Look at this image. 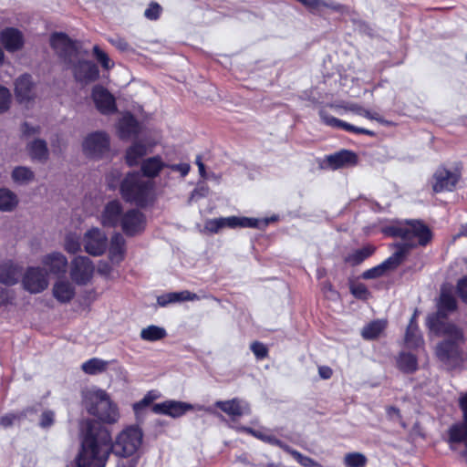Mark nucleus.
I'll return each instance as SVG.
<instances>
[{
	"label": "nucleus",
	"instance_id": "ddd939ff",
	"mask_svg": "<svg viewBox=\"0 0 467 467\" xmlns=\"http://www.w3.org/2000/svg\"><path fill=\"white\" fill-rule=\"evenodd\" d=\"M72 68L77 81L81 83H89L99 78V72L98 67L88 60L80 59V52L78 59L73 64H67Z\"/></svg>",
	"mask_w": 467,
	"mask_h": 467
},
{
	"label": "nucleus",
	"instance_id": "13d9d810",
	"mask_svg": "<svg viewBox=\"0 0 467 467\" xmlns=\"http://www.w3.org/2000/svg\"><path fill=\"white\" fill-rule=\"evenodd\" d=\"M350 290L353 296L359 299H366L368 296V290L363 284L353 285Z\"/></svg>",
	"mask_w": 467,
	"mask_h": 467
},
{
	"label": "nucleus",
	"instance_id": "f704fd0d",
	"mask_svg": "<svg viewBox=\"0 0 467 467\" xmlns=\"http://www.w3.org/2000/svg\"><path fill=\"white\" fill-rule=\"evenodd\" d=\"M109 362L99 358H92L83 362L81 369L88 375H98L107 370Z\"/></svg>",
	"mask_w": 467,
	"mask_h": 467
},
{
	"label": "nucleus",
	"instance_id": "f03ea898",
	"mask_svg": "<svg viewBox=\"0 0 467 467\" xmlns=\"http://www.w3.org/2000/svg\"><path fill=\"white\" fill-rule=\"evenodd\" d=\"M427 326L443 337L436 346L435 354L439 361L448 369L455 368L464 360V337L461 328L453 324L441 323L439 317H430Z\"/></svg>",
	"mask_w": 467,
	"mask_h": 467
},
{
	"label": "nucleus",
	"instance_id": "4468645a",
	"mask_svg": "<svg viewBox=\"0 0 467 467\" xmlns=\"http://www.w3.org/2000/svg\"><path fill=\"white\" fill-rule=\"evenodd\" d=\"M151 410L156 414L166 415L171 418H180L186 412L193 410V406L184 401L169 400L154 404Z\"/></svg>",
	"mask_w": 467,
	"mask_h": 467
},
{
	"label": "nucleus",
	"instance_id": "f8f14e48",
	"mask_svg": "<svg viewBox=\"0 0 467 467\" xmlns=\"http://www.w3.org/2000/svg\"><path fill=\"white\" fill-rule=\"evenodd\" d=\"M124 210L119 201L113 200L106 203L99 220L102 226L108 228L119 227L124 216Z\"/></svg>",
	"mask_w": 467,
	"mask_h": 467
},
{
	"label": "nucleus",
	"instance_id": "3c124183",
	"mask_svg": "<svg viewBox=\"0 0 467 467\" xmlns=\"http://www.w3.org/2000/svg\"><path fill=\"white\" fill-rule=\"evenodd\" d=\"M11 103V94L8 88L0 86V113L5 112Z\"/></svg>",
	"mask_w": 467,
	"mask_h": 467
},
{
	"label": "nucleus",
	"instance_id": "b1692460",
	"mask_svg": "<svg viewBox=\"0 0 467 467\" xmlns=\"http://www.w3.org/2000/svg\"><path fill=\"white\" fill-rule=\"evenodd\" d=\"M126 254V241L119 233L111 235L109 244V258L113 264H119L124 260Z\"/></svg>",
	"mask_w": 467,
	"mask_h": 467
},
{
	"label": "nucleus",
	"instance_id": "49530a36",
	"mask_svg": "<svg viewBox=\"0 0 467 467\" xmlns=\"http://www.w3.org/2000/svg\"><path fill=\"white\" fill-rule=\"evenodd\" d=\"M93 54L98 62H99L103 68L109 69L114 66V63L111 62L109 56L101 50L99 46H94Z\"/></svg>",
	"mask_w": 467,
	"mask_h": 467
},
{
	"label": "nucleus",
	"instance_id": "c03bdc74",
	"mask_svg": "<svg viewBox=\"0 0 467 467\" xmlns=\"http://www.w3.org/2000/svg\"><path fill=\"white\" fill-rule=\"evenodd\" d=\"M160 394L156 390L149 391L141 400L133 404V410L136 413H140L144 408L148 407L152 401L157 400Z\"/></svg>",
	"mask_w": 467,
	"mask_h": 467
},
{
	"label": "nucleus",
	"instance_id": "473e14b6",
	"mask_svg": "<svg viewBox=\"0 0 467 467\" xmlns=\"http://www.w3.org/2000/svg\"><path fill=\"white\" fill-rule=\"evenodd\" d=\"M405 344L410 348H417L423 345V338L415 321V315L411 317L405 334Z\"/></svg>",
	"mask_w": 467,
	"mask_h": 467
},
{
	"label": "nucleus",
	"instance_id": "bb28decb",
	"mask_svg": "<svg viewBox=\"0 0 467 467\" xmlns=\"http://www.w3.org/2000/svg\"><path fill=\"white\" fill-rule=\"evenodd\" d=\"M220 222L222 224V230L224 228L234 229L237 227L260 228L261 224V222L258 219L238 216L220 217Z\"/></svg>",
	"mask_w": 467,
	"mask_h": 467
},
{
	"label": "nucleus",
	"instance_id": "37998d69",
	"mask_svg": "<svg viewBox=\"0 0 467 467\" xmlns=\"http://www.w3.org/2000/svg\"><path fill=\"white\" fill-rule=\"evenodd\" d=\"M367 462V457L360 452L347 453L343 459L346 467H365Z\"/></svg>",
	"mask_w": 467,
	"mask_h": 467
},
{
	"label": "nucleus",
	"instance_id": "c85d7f7f",
	"mask_svg": "<svg viewBox=\"0 0 467 467\" xmlns=\"http://www.w3.org/2000/svg\"><path fill=\"white\" fill-rule=\"evenodd\" d=\"M301 4H303L306 7L310 9L313 12L320 13L324 10V8H328L341 14H344L348 11L347 7L336 4L332 1H325V0H297Z\"/></svg>",
	"mask_w": 467,
	"mask_h": 467
},
{
	"label": "nucleus",
	"instance_id": "2f4dec72",
	"mask_svg": "<svg viewBox=\"0 0 467 467\" xmlns=\"http://www.w3.org/2000/svg\"><path fill=\"white\" fill-rule=\"evenodd\" d=\"M167 164L160 156L150 157L141 163V171L144 176L149 178L156 177Z\"/></svg>",
	"mask_w": 467,
	"mask_h": 467
},
{
	"label": "nucleus",
	"instance_id": "774afa93",
	"mask_svg": "<svg viewBox=\"0 0 467 467\" xmlns=\"http://www.w3.org/2000/svg\"><path fill=\"white\" fill-rule=\"evenodd\" d=\"M120 177L119 171L111 172L107 176V182L109 184V187L110 189H115L117 187V182Z\"/></svg>",
	"mask_w": 467,
	"mask_h": 467
},
{
	"label": "nucleus",
	"instance_id": "e433bc0d",
	"mask_svg": "<svg viewBox=\"0 0 467 467\" xmlns=\"http://www.w3.org/2000/svg\"><path fill=\"white\" fill-rule=\"evenodd\" d=\"M27 149L33 160L45 161L47 159L48 150L45 140H36L28 144Z\"/></svg>",
	"mask_w": 467,
	"mask_h": 467
},
{
	"label": "nucleus",
	"instance_id": "79ce46f5",
	"mask_svg": "<svg viewBox=\"0 0 467 467\" xmlns=\"http://www.w3.org/2000/svg\"><path fill=\"white\" fill-rule=\"evenodd\" d=\"M456 308V300L449 292H441L439 301V315L444 316L446 312L453 311Z\"/></svg>",
	"mask_w": 467,
	"mask_h": 467
},
{
	"label": "nucleus",
	"instance_id": "864d4df0",
	"mask_svg": "<svg viewBox=\"0 0 467 467\" xmlns=\"http://www.w3.org/2000/svg\"><path fill=\"white\" fill-rule=\"evenodd\" d=\"M16 296L13 290L0 287V306L13 305Z\"/></svg>",
	"mask_w": 467,
	"mask_h": 467
},
{
	"label": "nucleus",
	"instance_id": "423d86ee",
	"mask_svg": "<svg viewBox=\"0 0 467 467\" xmlns=\"http://www.w3.org/2000/svg\"><path fill=\"white\" fill-rule=\"evenodd\" d=\"M50 45L61 61L73 64L78 57L77 44L64 33H54L50 36Z\"/></svg>",
	"mask_w": 467,
	"mask_h": 467
},
{
	"label": "nucleus",
	"instance_id": "aec40b11",
	"mask_svg": "<svg viewBox=\"0 0 467 467\" xmlns=\"http://www.w3.org/2000/svg\"><path fill=\"white\" fill-rule=\"evenodd\" d=\"M326 161L331 169L337 170L356 165L358 162V157L353 151L342 150L327 156Z\"/></svg>",
	"mask_w": 467,
	"mask_h": 467
},
{
	"label": "nucleus",
	"instance_id": "9d476101",
	"mask_svg": "<svg viewBox=\"0 0 467 467\" xmlns=\"http://www.w3.org/2000/svg\"><path fill=\"white\" fill-rule=\"evenodd\" d=\"M147 220L143 213L137 209L125 212L119 227L127 236H136L144 232Z\"/></svg>",
	"mask_w": 467,
	"mask_h": 467
},
{
	"label": "nucleus",
	"instance_id": "338daca9",
	"mask_svg": "<svg viewBox=\"0 0 467 467\" xmlns=\"http://www.w3.org/2000/svg\"><path fill=\"white\" fill-rule=\"evenodd\" d=\"M457 288L462 299L467 303V277L462 278L458 282Z\"/></svg>",
	"mask_w": 467,
	"mask_h": 467
},
{
	"label": "nucleus",
	"instance_id": "69168bd1",
	"mask_svg": "<svg viewBox=\"0 0 467 467\" xmlns=\"http://www.w3.org/2000/svg\"><path fill=\"white\" fill-rule=\"evenodd\" d=\"M109 42L121 51H127L130 48L128 42L124 38L119 36L109 39Z\"/></svg>",
	"mask_w": 467,
	"mask_h": 467
},
{
	"label": "nucleus",
	"instance_id": "393cba45",
	"mask_svg": "<svg viewBox=\"0 0 467 467\" xmlns=\"http://www.w3.org/2000/svg\"><path fill=\"white\" fill-rule=\"evenodd\" d=\"M157 144L155 141H147L146 143L135 142L126 152V161L129 166H135L139 163L140 160L151 151L153 147Z\"/></svg>",
	"mask_w": 467,
	"mask_h": 467
},
{
	"label": "nucleus",
	"instance_id": "4c0bfd02",
	"mask_svg": "<svg viewBox=\"0 0 467 467\" xmlns=\"http://www.w3.org/2000/svg\"><path fill=\"white\" fill-rule=\"evenodd\" d=\"M11 177L14 182L24 185L31 182L35 178V174L29 168L18 166L13 170Z\"/></svg>",
	"mask_w": 467,
	"mask_h": 467
},
{
	"label": "nucleus",
	"instance_id": "f257e3e1",
	"mask_svg": "<svg viewBox=\"0 0 467 467\" xmlns=\"http://www.w3.org/2000/svg\"><path fill=\"white\" fill-rule=\"evenodd\" d=\"M143 433L139 427L130 426L121 431L112 442L105 428L89 430L83 438L77 457L78 467H105L110 452L119 457H131L142 445Z\"/></svg>",
	"mask_w": 467,
	"mask_h": 467
},
{
	"label": "nucleus",
	"instance_id": "7ed1b4c3",
	"mask_svg": "<svg viewBox=\"0 0 467 467\" xmlns=\"http://www.w3.org/2000/svg\"><path fill=\"white\" fill-rule=\"evenodd\" d=\"M82 402L88 414L101 422L113 424L119 419L118 406L102 389L92 386L83 390Z\"/></svg>",
	"mask_w": 467,
	"mask_h": 467
},
{
	"label": "nucleus",
	"instance_id": "72a5a7b5",
	"mask_svg": "<svg viewBox=\"0 0 467 467\" xmlns=\"http://www.w3.org/2000/svg\"><path fill=\"white\" fill-rule=\"evenodd\" d=\"M17 195L7 188H0V211L12 212L18 205Z\"/></svg>",
	"mask_w": 467,
	"mask_h": 467
},
{
	"label": "nucleus",
	"instance_id": "a18cd8bd",
	"mask_svg": "<svg viewBox=\"0 0 467 467\" xmlns=\"http://www.w3.org/2000/svg\"><path fill=\"white\" fill-rule=\"evenodd\" d=\"M93 54L98 62H99L103 68L109 69L114 66V63L111 62L109 56L101 50L99 46H94Z\"/></svg>",
	"mask_w": 467,
	"mask_h": 467
},
{
	"label": "nucleus",
	"instance_id": "09e8293b",
	"mask_svg": "<svg viewBox=\"0 0 467 467\" xmlns=\"http://www.w3.org/2000/svg\"><path fill=\"white\" fill-rule=\"evenodd\" d=\"M81 243L79 237L76 234H69L65 240V249L71 254H75L80 250Z\"/></svg>",
	"mask_w": 467,
	"mask_h": 467
},
{
	"label": "nucleus",
	"instance_id": "6e6552de",
	"mask_svg": "<svg viewBox=\"0 0 467 467\" xmlns=\"http://www.w3.org/2000/svg\"><path fill=\"white\" fill-rule=\"evenodd\" d=\"M82 244L88 254L99 256L105 253L108 246V238L102 230L94 227L85 233Z\"/></svg>",
	"mask_w": 467,
	"mask_h": 467
},
{
	"label": "nucleus",
	"instance_id": "bf43d9fd",
	"mask_svg": "<svg viewBox=\"0 0 467 467\" xmlns=\"http://www.w3.org/2000/svg\"><path fill=\"white\" fill-rule=\"evenodd\" d=\"M54 421H55V413L51 410H45L41 414L39 425L42 428L46 429V428H49L51 425H53Z\"/></svg>",
	"mask_w": 467,
	"mask_h": 467
},
{
	"label": "nucleus",
	"instance_id": "7c9ffc66",
	"mask_svg": "<svg viewBox=\"0 0 467 467\" xmlns=\"http://www.w3.org/2000/svg\"><path fill=\"white\" fill-rule=\"evenodd\" d=\"M467 441V419L462 421L453 424L449 430V442L451 449L454 450V444L464 442L466 446Z\"/></svg>",
	"mask_w": 467,
	"mask_h": 467
},
{
	"label": "nucleus",
	"instance_id": "dca6fc26",
	"mask_svg": "<svg viewBox=\"0 0 467 467\" xmlns=\"http://www.w3.org/2000/svg\"><path fill=\"white\" fill-rule=\"evenodd\" d=\"M406 254V249L400 248L390 257L379 265L365 271L362 275L364 279H373L382 276L388 270L396 268L402 261Z\"/></svg>",
	"mask_w": 467,
	"mask_h": 467
},
{
	"label": "nucleus",
	"instance_id": "6ab92c4d",
	"mask_svg": "<svg viewBox=\"0 0 467 467\" xmlns=\"http://www.w3.org/2000/svg\"><path fill=\"white\" fill-rule=\"evenodd\" d=\"M22 273V267L12 260L0 263V283L5 285H16Z\"/></svg>",
	"mask_w": 467,
	"mask_h": 467
},
{
	"label": "nucleus",
	"instance_id": "de8ad7c7",
	"mask_svg": "<svg viewBox=\"0 0 467 467\" xmlns=\"http://www.w3.org/2000/svg\"><path fill=\"white\" fill-rule=\"evenodd\" d=\"M243 431L252 434L253 436L269 444L275 445V443L278 442V439L270 433L261 431H254L251 428H243Z\"/></svg>",
	"mask_w": 467,
	"mask_h": 467
},
{
	"label": "nucleus",
	"instance_id": "9b49d317",
	"mask_svg": "<svg viewBox=\"0 0 467 467\" xmlns=\"http://www.w3.org/2000/svg\"><path fill=\"white\" fill-rule=\"evenodd\" d=\"M94 274L92 261L86 256H78L71 262L70 276L80 285L88 284Z\"/></svg>",
	"mask_w": 467,
	"mask_h": 467
},
{
	"label": "nucleus",
	"instance_id": "39448f33",
	"mask_svg": "<svg viewBox=\"0 0 467 467\" xmlns=\"http://www.w3.org/2000/svg\"><path fill=\"white\" fill-rule=\"evenodd\" d=\"M393 234L400 236L410 243V245H426L431 239V233L428 226L419 221L408 222L406 225L398 227Z\"/></svg>",
	"mask_w": 467,
	"mask_h": 467
},
{
	"label": "nucleus",
	"instance_id": "603ef678",
	"mask_svg": "<svg viewBox=\"0 0 467 467\" xmlns=\"http://www.w3.org/2000/svg\"><path fill=\"white\" fill-rule=\"evenodd\" d=\"M222 230L220 218L208 219L204 223L203 232L211 234H218Z\"/></svg>",
	"mask_w": 467,
	"mask_h": 467
},
{
	"label": "nucleus",
	"instance_id": "c756f323",
	"mask_svg": "<svg viewBox=\"0 0 467 467\" xmlns=\"http://www.w3.org/2000/svg\"><path fill=\"white\" fill-rule=\"evenodd\" d=\"M119 134L122 139H129L139 133L138 121L130 114L124 115L119 122Z\"/></svg>",
	"mask_w": 467,
	"mask_h": 467
},
{
	"label": "nucleus",
	"instance_id": "e2e57ef3",
	"mask_svg": "<svg viewBox=\"0 0 467 467\" xmlns=\"http://www.w3.org/2000/svg\"><path fill=\"white\" fill-rule=\"evenodd\" d=\"M166 167L170 168L172 171L180 172L182 177H185L191 170L190 164L186 163V162L179 163V164H171V165L167 164Z\"/></svg>",
	"mask_w": 467,
	"mask_h": 467
},
{
	"label": "nucleus",
	"instance_id": "6e6d98bb",
	"mask_svg": "<svg viewBox=\"0 0 467 467\" xmlns=\"http://www.w3.org/2000/svg\"><path fill=\"white\" fill-rule=\"evenodd\" d=\"M173 293H174V297H175L176 303L183 302V301H194V300L199 299V296L196 294L192 293L188 290L173 292Z\"/></svg>",
	"mask_w": 467,
	"mask_h": 467
},
{
	"label": "nucleus",
	"instance_id": "a19ab883",
	"mask_svg": "<svg viewBox=\"0 0 467 467\" xmlns=\"http://www.w3.org/2000/svg\"><path fill=\"white\" fill-rule=\"evenodd\" d=\"M386 323L382 320L373 321L362 329V337L366 339H373L379 336L384 330Z\"/></svg>",
	"mask_w": 467,
	"mask_h": 467
},
{
	"label": "nucleus",
	"instance_id": "052dcab7",
	"mask_svg": "<svg viewBox=\"0 0 467 467\" xmlns=\"http://www.w3.org/2000/svg\"><path fill=\"white\" fill-rule=\"evenodd\" d=\"M97 271L100 275L106 278L112 277L113 268L108 262L100 261L98 265Z\"/></svg>",
	"mask_w": 467,
	"mask_h": 467
},
{
	"label": "nucleus",
	"instance_id": "a211bd4d",
	"mask_svg": "<svg viewBox=\"0 0 467 467\" xmlns=\"http://www.w3.org/2000/svg\"><path fill=\"white\" fill-rule=\"evenodd\" d=\"M0 41L7 52H16L25 44L24 34L16 27H5L0 31Z\"/></svg>",
	"mask_w": 467,
	"mask_h": 467
},
{
	"label": "nucleus",
	"instance_id": "8fccbe9b",
	"mask_svg": "<svg viewBox=\"0 0 467 467\" xmlns=\"http://www.w3.org/2000/svg\"><path fill=\"white\" fill-rule=\"evenodd\" d=\"M294 459L304 467H323L320 463L313 460L312 458L302 454L301 452H294Z\"/></svg>",
	"mask_w": 467,
	"mask_h": 467
},
{
	"label": "nucleus",
	"instance_id": "c9c22d12",
	"mask_svg": "<svg viewBox=\"0 0 467 467\" xmlns=\"http://www.w3.org/2000/svg\"><path fill=\"white\" fill-rule=\"evenodd\" d=\"M398 367L406 373H412L418 368V361L415 355L402 351L397 359Z\"/></svg>",
	"mask_w": 467,
	"mask_h": 467
},
{
	"label": "nucleus",
	"instance_id": "a878e982",
	"mask_svg": "<svg viewBox=\"0 0 467 467\" xmlns=\"http://www.w3.org/2000/svg\"><path fill=\"white\" fill-rule=\"evenodd\" d=\"M15 93L20 102H27L35 97L34 86L29 75H23L16 79Z\"/></svg>",
	"mask_w": 467,
	"mask_h": 467
},
{
	"label": "nucleus",
	"instance_id": "f3484780",
	"mask_svg": "<svg viewBox=\"0 0 467 467\" xmlns=\"http://www.w3.org/2000/svg\"><path fill=\"white\" fill-rule=\"evenodd\" d=\"M92 99L98 110L102 114H111L117 110L113 95L101 86H95L93 88Z\"/></svg>",
	"mask_w": 467,
	"mask_h": 467
},
{
	"label": "nucleus",
	"instance_id": "680f3d73",
	"mask_svg": "<svg viewBox=\"0 0 467 467\" xmlns=\"http://www.w3.org/2000/svg\"><path fill=\"white\" fill-rule=\"evenodd\" d=\"M157 303L160 306H162V307H165L170 304L176 303L175 297H174V293L171 292V293H167V294L159 296L157 297Z\"/></svg>",
	"mask_w": 467,
	"mask_h": 467
},
{
	"label": "nucleus",
	"instance_id": "4d7b16f0",
	"mask_svg": "<svg viewBox=\"0 0 467 467\" xmlns=\"http://www.w3.org/2000/svg\"><path fill=\"white\" fill-rule=\"evenodd\" d=\"M161 7L157 3H151L145 10L144 16L150 20H156L161 14Z\"/></svg>",
	"mask_w": 467,
	"mask_h": 467
},
{
	"label": "nucleus",
	"instance_id": "ea45409f",
	"mask_svg": "<svg viewBox=\"0 0 467 467\" xmlns=\"http://www.w3.org/2000/svg\"><path fill=\"white\" fill-rule=\"evenodd\" d=\"M375 251L374 246L367 245L363 248L358 249L354 251L352 254H348L346 257V262L352 265H357L362 263L365 259L369 257Z\"/></svg>",
	"mask_w": 467,
	"mask_h": 467
},
{
	"label": "nucleus",
	"instance_id": "0e129e2a",
	"mask_svg": "<svg viewBox=\"0 0 467 467\" xmlns=\"http://www.w3.org/2000/svg\"><path fill=\"white\" fill-rule=\"evenodd\" d=\"M18 419V416L14 413H8L0 418V425L4 428L10 427Z\"/></svg>",
	"mask_w": 467,
	"mask_h": 467
},
{
	"label": "nucleus",
	"instance_id": "5701e85b",
	"mask_svg": "<svg viewBox=\"0 0 467 467\" xmlns=\"http://www.w3.org/2000/svg\"><path fill=\"white\" fill-rule=\"evenodd\" d=\"M215 406L232 418L241 417L250 412L249 405L245 401L238 399L217 401Z\"/></svg>",
	"mask_w": 467,
	"mask_h": 467
},
{
	"label": "nucleus",
	"instance_id": "1a4fd4ad",
	"mask_svg": "<svg viewBox=\"0 0 467 467\" xmlns=\"http://www.w3.org/2000/svg\"><path fill=\"white\" fill-rule=\"evenodd\" d=\"M24 288L31 294L43 292L48 286L47 273L40 267H28L22 279Z\"/></svg>",
	"mask_w": 467,
	"mask_h": 467
},
{
	"label": "nucleus",
	"instance_id": "5fc2aeb1",
	"mask_svg": "<svg viewBox=\"0 0 467 467\" xmlns=\"http://www.w3.org/2000/svg\"><path fill=\"white\" fill-rule=\"evenodd\" d=\"M251 350L258 359H263L267 357V348L261 342H254L251 345Z\"/></svg>",
	"mask_w": 467,
	"mask_h": 467
},
{
	"label": "nucleus",
	"instance_id": "58836bf2",
	"mask_svg": "<svg viewBox=\"0 0 467 467\" xmlns=\"http://www.w3.org/2000/svg\"><path fill=\"white\" fill-rule=\"evenodd\" d=\"M167 335L166 330L163 327L150 325L144 327L140 331V337L145 341H157L164 338Z\"/></svg>",
	"mask_w": 467,
	"mask_h": 467
},
{
	"label": "nucleus",
	"instance_id": "cd10ccee",
	"mask_svg": "<svg viewBox=\"0 0 467 467\" xmlns=\"http://www.w3.org/2000/svg\"><path fill=\"white\" fill-rule=\"evenodd\" d=\"M42 264L49 269L51 274L57 275L66 272L67 260L61 253L54 252L44 256Z\"/></svg>",
	"mask_w": 467,
	"mask_h": 467
},
{
	"label": "nucleus",
	"instance_id": "4be33fe9",
	"mask_svg": "<svg viewBox=\"0 0 467 467\" xmlns=\"http://www.w3.org/2000/svg\"><path fill=\"white\" fill-rule=\"evenodd\" d=\"M319 116H320L322 121L327 126L337 128V129H342L347 131L357 133V134H367L369 136L374 135L373 131L363 129V128H358V127L353 126L348 122L338 119L327 114L324 109H321L319 111Z\"/></svg>",
	"mask_w": 467,
	"mask_h": 467
},
{
	"label": "nucleus",
	"instance_id": "412c9836",
	"mask_svg": "<svg viewBox=\"0 0 467 467\" xmlns=\"http://www.w3.org/2000/svg\"><path fill=\"white\" fill-rule=\"evenodd\" d=\"M53 296L59 303L65 304L70 302L75 295L76 290L74 285L66 278H58L52 287Z\"/></svg>",
	"mask_w": 467,
	"mask_h": 467
},
{
	"label": "nucleus",
	"instance_id": "0eeeda50",
	"mask_svg": "<svg viewBox=\"0 0 467 467\" xmlns=\"http://www.w3.org/2000/svg\"><path fill=\"white\" fill-rule=\"evenodd\" d=\"M82 149L89 158H102L109 150V138L103 131L92 132L84 139Z\"/></svg>",
	"mask_w": 467,
	"mask_h": 467
},
{
	"label": "nucleus",
	"instance_id": "2eb2a0df",
	"mask_svg": "<svg viewBox=\"0 0 467 467\" xmlns=\"http://www.w3.org/2000/svg\"><path fill=\"white\" fill-rule=\"evenodd\" d=\"M460 179L458 171H451L444 167L439 168L433 175L432 189L435 192H451Z\"/></svg>",
	"mask_w": 467,
	"mask_h": 467
},
{
	"label": "nucleus",
	"instance_id": "20e7f679",
	"mask_svg": "<svg viewBox=\"0 0 467 467\" xmlns=\"http://www.w3.org/2000/svg\"><path fill=\"white\" fill-rule=\"evenodd\" d=\"M154 183L139 172L127 174L120 183V193L126 202L143 206L153 198Z\"/></svg>",
	"mask_w": 467,
	"mask_h": 467
}]
</instances>
